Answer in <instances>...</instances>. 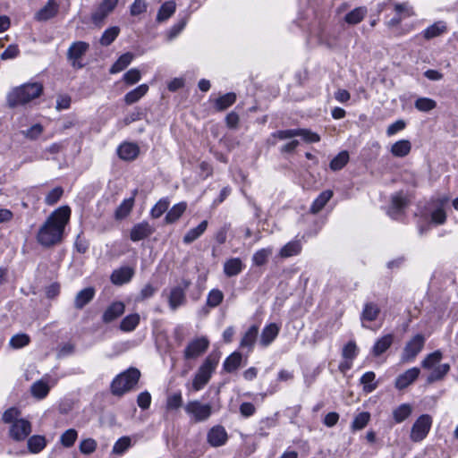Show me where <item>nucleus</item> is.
<instances>
[{"label":"nucleus","mask_w":458,"mask_h":458,"mask_svg":"<svg viewBox=\"0 0 458 458\" xmlns=\"http://www.w3.org/2000/svg\"><path fill=\"white\" fill-rule=\"evenodd\" d=\"M155 229L148 222L136 224L131 230L130 238L132 242H139L150 236Z\"/></svg>","instance_id":"2eb2a0df"},{"label":"nucleus","mask_w":458,"mask_h":458,"mask_svg":"<svg viewBox=\"0 0 458 458\" xmlns=\"http://www.w3.org/2000/svg\"><path fill=\"white\" fill-rule=\"evenodd\" d=\"M71 209L63 206L53 211L37 233L38 242L44 247L58 243L63 236L66 224L69 221Z\"/></svg>","instance_id":"f257e3e1"},{"label":"nucleus","mask_w":458,"mask_h":458,"mask_svg":"<svg viewBox=\"0 0 458 458\" xmlns=\"http://www.w3.org/2000/svg\"><path fill=\"white\" fill-rule=\"evenodd\" d=\"M139 323L140 315L137 313L130 314L121 321L120 329L124 332H131L136 328Z\"/></svg>","instance_id":"a18cd8bd"},{"label":"nucleus","mask_w":458,"mask_h":458,"mask_svg":"<svg viewBox=\"0 0 458 458\" xmlns=\"http://www.w3.org/2000/svg\"><path fill=\"white\" fill-rule=\"evenodd\" d=\"M425 344V338L422 335L418 334L411 339L405 345L403 354V362H411L421 352Z\"/></svg>","instance_id":"1a4fd4ad"},{"label":"nucleus","mask_w":458,"mask_h":458,"mask_svg":"<svg viewBox=\"0 0 458 458\" xmlns=\"http://www.w3.org/2000/svg\"><path fill=\"white\" fill-rule=\"evenodd\" d=\"M43 92V86L38 82L25 83L12 89L6 98L7 105L11 108L25 105L38 98Z\"/></svg>","instance_id":"f03ea898"},{"label":"nucleus","mask_w":458,"mask_h":458,"mask_svg":"<svg viewBox=\"0 0 458 458\" xmlns=\"http://www.w3.org/2000/svg\"><path fill=\"white\" fill-rule=\"evenodd\" d=\"M187 208L186 202H180L172 207V208L167 212L165 217V221L166 224H173L176 222L185 212Z\"/></svg>","instance_id":"c756f323"},{"label":"nucleus","mask_w":458,"mask_h":458,"mask_svg":"<svg viewBox=\"0 0 458 458\" xmlns=\"http://www.w3.org/2000/svg\"><path fill=\"white\" fill-rule=\"evenodd\" d=\"M273 253V248L267 247L257 250L252 256V263L257 267L264 266Z\"/></svg>","instance_id":"ea45409f"},{"label":"nucleus","mask_w":458,"mask_h":458,"mask_svg":"<svg viewBox=\"0 0 458 458\" xmlns=\"http://www.w3.org/2000/svg\"><path fill=\"white\" fill-rule=\"evenodd\" d=\"M186 302V295L183 293V288L181 287H173L170 291V294L168 296V303L170 309L174 311L180 306L184 305Z\"/></svg>","instance_id":"aec40b11"},{"label":"nucleus","mask_w":458,"mask_h":458,"mask_svg":"<svg viewBox=\"0 0 458 458\" xmlns=\"http://www.w3.org/2000/svg\"><path fill=\"white\" fill-rule=\"evenodd\" d=\"M242 361V355L239 352H234L230 354L224 361L223 369L228 373L237 370Z\"/></svg>","instance_id":"a878e982"},{"label":"nucleus","mask_w":458,"mask_h":458,"mask_svg":"<svg viewBox=\"0 0 458 458\" xmlns=\"http://www.w3.org/2000/svg\"><path fill=\"white\" fill-rule=\"evenodd\" d=\"M141 74L140 70L132 68L123 74V81L128 85H133L140 81Z\"/></svg>","instance_id":"69168bd1"},{"label":"nucleus","mask_w":458,"mask_h":458,"mask_svg":"<svg viewBox=\"0 0 458 458\" xmlns=\"http://www.w3.org/2000/svg\"><path fill=\"white\" fill-rule=\"evenodd\" d=\"M186 413L192 417L195 422L208 420L212 414V406L209 403H202L198 400L189 401L184 406Z\"/></svg>","instance_id":"423d86ee"},{"label":"nucleus","mask_w":458,"mask_h":458,"mask_svg":"<svg viewBox=\"0 0 458 458\" xmlns=\"http://www.w3.org/2000/svg\"><path fill=\"white\" fill-rule=\"evenodd\" d=\"M86 54V43L82 41L73 43L68 49L67 58L75 69L84 67L83 57Z\"/></svg>","instance_id":"9b49d317"},{"label":"nucleus","mask_w":458,"mask_h":458,"mask_svg":"<svg viewBox=\"0 0 458 458\" xmlns=\"http://www.w3.org/2000/svg\"><path fill=\"white\" fill-rule=\"evenodd\" d=\"M209 346V341L207 337L201 336L191 341L183 352L185 360L196 359L204 353Z\"/></svg>","instance_id":"9d476101"},{"label":"nucleus","mask_w":458,"mask_h":458,"mask_svg":"<svg viewBox=\"0 0 458 458\" xmlns=\"http://www.w3.org/2000/svg\"><path fill=\"white\" fill-rule=\"evenodd\" d=\"M414 106L420 112H428L437 106V102L429 98H419L415 103Z\"/></svg>","instance_id":"6e6d98bb"},{"label":"nucleus","mask_w":458,"mask_h":458,"mask_svg":"<svg viewBox=\"0 0 458 458\" xmlns=\"http://www.w3.org/2000/svg\"><path fill=\"white\" fill-rule=\"evenodd\" d=\"M259 334V327L256 325L251 326L242 336L240 345L241 347H247L251 349L257 340Z\"/></svg>","instance_id":"58836bf2"},{"label":"nucleus","mask_w":458,"mask_h":458,"mask_svg":"<svg viewBox=\"0 0 458 458\" xmlns=\"http://www.w3.org/2000/svg\"><path fill=\"white\" fill-rule=\"evenodd\" d=\"M442 358V352L439 350H437L426 356V358L421 361V366L427 369H434L436 365L440 362Z\"/></svg>","instance_id":"49530a36"},{"label":"nucleus","mask_w":458,"mask_h":458,"mask_svg":"<svg viewBox=\"0 0 458 458\" xmlns=\"http://www.w3.org/2000/svg\"><path fill=\"white\" fill-rule=\"evenodd\" d=\"M148 86L147 84H141L134 89L129 91L124 96V101L127 105H131L139 101L143 96L147 94Z\"/></svg>","instance_id":"c85d7f7f"},{"label":"nucleus","mask_w":458,"mask_h":458,"mask_svg":"<svg viewBox=\"0 0 458 458\" xmlns=\"http://www.w3.org/2000/svg\"><path fill=\"white\" fill-rule=\"evenodd\" d=\"M58 6L54 0H49L47 4L37 12L35 18L38 21H47L54 17L57 13Z\"/></svg>","instance_id":"bb28decb"},{"label":"nucleus","mask_w":458,"mask_h":458,"mask_svg":"<svg viewBox=\"0 0 458 458\" xmlns=\"http://www.w3.org/2000/svg\"><path fill=\"white\" fill-rule=\"evenodd\" d=\"M432 426V417L428 414L420 415L413 423L410 438L413 442L422 441L428 434Z\"/></svg>","instance_id":"0eeeda50"},{"label":"nucleus","mask_w":458,"mask_h":458,"mask_svg":"<svg viewBox=\"0 0 458 458\" xmlns=\"http://www.w3.org/2000/svg\"><path fill=\"white\" fill-rule=\"evenodd\" d=\"M380 313V308L375 302L369 301L364 304L360 314V320L372 322L375 321Z\"/></svg>","instance_id":"5701e85b"},{"label":"nucleus","mask_w":458,"mask_h":458,"mask_svg":"<svg viewBox=\"0 0 458 458\" xmlns=\"http://www.w3.org/2000/svg\"><path fill=\"white\" fill-rule=\"evenodd\" d=\"M63 194H64L63 188L55 187L47 194V196L45 198V203L49 206L55 205L61 199Z\"/></svg>","instance_id":"680f3d73"},{"label":"nucleus","mask_w":458,"mask_h":458,"mask_svg":"<svg viewBox=\"0 0 458 458\" xmlns=\"http://www.w3.org/2000/svg\"><path fill=\"white\" fill-rule=\"evenodd\" d=\"M176 4L174 1L164 3L157 13V21L162 22L169 19L175 12Z\"/></svg>","instance_id":"c9c22d12"},{"label":"nucleus","mask_w":458,"mask_h":458,"mask_svg":"<svg viewBox=\"0 0 458 458\" xmlns=\"http://www.w3.org/2000/svg\"><path fill=\"white\" fill-rule=\"evenodd\" d=\"M370 414L367 411L359 413L352 420L351 428L352 430H360L369 423Z\"/></svg>","instance_id":"5fc2aeb1"},{"label":"nucleus","mask_w":458,"mask_h":458,"mask_svg":"<svg viewBox=\"0 0 458 458\" xmlns=\"http://www.w3.org/2000/svg\"><path fill=\"white\" fill-rule=\"evenodd\" d=\"M170 201L167 198L159 199L150 210L153 218L160 217L169 208Z\"/></svg>","instance_id":"864d4df0"},{"label":"nucleus","mask_w":458,"mask_h":458,"mask_svg":"<svg viewBox=\"0 0 458 458\" xmlns=\"http://www.w3.org/2000/svg\"><path fill=\"white\" fill-rule=\"evenodd\" d=\"M366 13L367 9L365 7H357L345 15L344 21L350 25H355L363 20Z\"/></svg>","instance_id":"c03bdc74"},{"label":"nucleus","mask_w":458,"mask_h":458,"mask_svg":"<svg viewBox=\"0 0 458 458\" xmlns=\"http://www.w3.org/2000/svg\"><path fill=\"white\" fill-rule=\"evenodd\" d=\"M411 405L409 403H403L393 411V418L396 423H402L411 416Z\"/></svg>","instance_id":"4c0bfd02"},{"label":"nucleus","mask_w":458,"mask_h":458,"mask_svg":"<svg viewBox=\"0 0 458 458\" xmlns=\"http://www.w3.org/2000/svg\"><path fill=\"white\" fill-rule=\"evenodd\" d=\"M148 3L146 0H134L130 6V14L138 16L147 12Z\"/></svg>","instance_id":"052dcab7"},{"label":"nucleus","mask_w":458,"mask_h":458,"mask_svg":"<svg viewBox=\"0 0 458 458\" xmlns=\"http://www.w3.org/2000/svg\"><path fill=\"white\" fill-rule=\"evenodd\" d=\"M224 299V293L218 289L211 290L207 298V305L210 308L217 307Z\"/></svg>","instance_id":"4d7b16f0"},{"label":"nucleus","mask_w":458,"mask_h":458,"mask_svg":"<svg viewBox=\"0 0 458 458\" xmlns=\"http://www.w3.org/2000/svg\"><path fill=\"white\" fill-rule=\"evenodd\" d=\"M182 405V396L181 392L174 393L166 399V409L168 411L177 410Z\"/></svg>","instance_id":"13d9d810"},{"label":"nucleus","mask_w":458,"mask_h":458,"mask_svg":"<svg viewBox=\"0 0 458 458\" xmlns=\"http://www.w3.org/2000/svg\"><path fill=\"white\" fill-rule=\"evenodd\" d=\"M44 129L40 123L32 125L26 131H22V135L29 140H37L43 132Z\"/></svg>","instance_id":"0e129e2a"},{"label":"nucleus","mask_w":458,"mask_h":458,"mask_svg":"<svg viewBox=\"0 0 458 458\" xmlns=\"http://www.w3.org/2000/svg\"><path fill=\"white\" fill-rule=\"evenodd\" d=\"M30 342V337L27 334H17L11 337L9 345L13 349H21L27 346Z\"/></svg>","instance_id":"603ef678"},{"label":"nucleus","mask_w":458,"mask_h":458,"mask_svg":"<svg viewBox=\"0 0 458 458\" xmlns=\"http://www.w3.org/2000/svg\"><path fill=\"white\" fill-rule=\"evenodd\" d=\"M358 354V348L353 341H350L345 344L342 351V356L344 360H353Z\"/></svg>","instance_id":"bf43d9fd"},{"label":"nucleus","mask_w":458,"mask_h":458,"mask_svg":"<svg viewBox=\"0 0 458 458\" xmlns=\"http://www.w3.org/2000/svg\"><path fill=\"white\" fill-rule=\"evenodd\" d=\"M280 327L276 323H270L266 326L260 335L259 344L263 347H267L277 337Z\"/></svg>","instance_id":"f3484780"},{"label":"nucleus","mask_w":458,"mask_h":458,"mask_svg":"<svg viewBox=\"0 0 458 458\" xmlns=\"http://www.w3.org/2000/svg\"><path fill=\"white\" fill-rule=\"evenodd\" d=\"M208 221H202L198 226L189 230L187 233L183 236V242L186 244H190L200 237L204 232L207 230Z\"/></svg>","instance_id":"2f4dec72"},{"label":"nucleus","mask_w":458,"mask_h":458,"mask_svg":"<svg viewBox=\"0 0 458 458\" xmlns=\"http://www.w3.org/2000/svg\"><path fill=\"white\" fill-rule=\"evenodd\" d=\"M446 31V26L444 21H437L434 24L428 26L426 30L423 31V37L426 39H431L436 37L440 36L441 34L445 33Z\"/></svg>","instance_id":"e433bc0d"},{"label":"nucleus","mask_w":458,"mask_h":458,"mask_svg":"<svg viewBox=\"0 0 458 458\" xmlns=\"http://www.w3.org/2000/svg\"><path fill=\"white\" fill-rule=\"evenodd\" d=\"M301 243L300 241H292L286 243L279 251L281 258L286 259L298 255L301 251Z\"/></svg>","instance_id":"7c9ffc66"},{"label":"nucleus","mask_w":458,"mask_h":458,"mask_svg":"<svg viewBox=\"0 0 458 458\" xmlns=\"http://www.w3.org/2000/svg\"><path fill=\"white\" fill-rule=\"evenodd\" d=\"M407 205L406 199L402 194H395L392 197V204L388 210V215L394 218L397 219L404 207Z\"/></svg>","instance_id":"4be33fe9"},{"label":"nucleus","mask_w":458,"mask_h":458,"mask_svg":"<svg viewBox=\"0 0 458 458\" xmlns=\"http://www.w3.org/2000/svg\"><path fill=\"white\" fill-rule=\"evenodd\" d=\"M411 144L408 140H400L391 147V153L396 157H404L411 152Z\"/></svg>","instance_id":"cd10ccee"},{"label":"nucleus","mask_w":458,"mask_h":458,"mask_svg":"<svg viewBox=\"0 0 458 458\" xmlns=\"http://www.w3.org/2000/svg\"><path fill=\"white\" fill-rule=\"evenodd\" d=\"M31 432L30 421L20 419L15 420L10 428V436L17 441L25 439Z\"/></svg>","instance_id":"f8f14e48"},{"label":"nucleus","mask_w":458,"mask_h":458,"mask_svg":"<svg viewBox=\"0 0 458 458\" xmlns=\"http://www.w3.org/2000/svg\"><path fill=\"white\" fill-rule=\"evenodd\" d=\"M140 153V148L137 144L131 142H124L121 144L117 148V154L121 159L123 160H133Z\"/></svg>","instance_id":"a211bd4d"},{"label":"nucleus","mask_w":458,"mask_h":458,"mask_svg":"<svg viewBox=\"0 0 458 458\" xmlns=\"http://www.w3.org/2000/svg\"><path fill=\"white\" fill-rule=\"evenodd\" d=\"M125 306L122 301H114L111 303L103 314V321L110 323L119 318L124 312Z\"/></svg>","instance_id":"6ab92c4d"},{"label":"nucleus","mask_w":458,"mask_h":458,"mask_svg":"<svg viewBox=\"0 0 458 458\" xmlns=\"http://www.w3.org/2000/svg\"><path fill=\"white\" fill-rule=\"evenodd\" d=\"M228 436L223 426L217 425L208 432V443L214 447L224 445L227 441Z\"/></svg>","instance_id":"4468645a"},{"label":"nucleus","mask_w":458,"mask_h":458,"mask_svg":"<svg viewBox=\"0 0 458 458\" xmlns=\"http://www.w3.org/2000/svg\"><path fill=\"white\" fill-rule=\"evenodd\" d=\"M361 385H363V391L365 393H371L377 387L376 382V374L373 371H368L362 375L360 379Z\"/></svg>","instance_id":"a19ab883"},{"label":"nucleus","mask_w":458,"mask_h":458,"mask_svg":"<svg viewBox=\"0 0 458 458\" xmlns=\"http://www.w3.org/2000/svg\"><path fill=\"white\" fill-rule=\"evenodd\" d=\"M394 342V335L387 334L381 338L377 339L372 348V354L378 357L390 348Z\"/></svg>","instance_id":"b1692460"},{"label":"nucleus","mask_w":458,"mask_h":458,"mask_svg":"<svg viewBox=\"0 0 458 458\" xmlns=\"http://www.w3.org/2000/svg\"><path fill=\"white\" fill-rule=\"evenodd\" d=\"M420 373V369L416 367L407 369L397 377L395 380V387L399 390L406 388L418 378Z\"/></svg>","instance_id":"dca6fc26"},{"label":"nucleus","mask_w":458,"mask_h":458,"mask_svg":"<svg viewBox=\"0 0 458 458\" xmlns=\"http://www.w3.org/2000/svg\"><path fill=\"white\" fill-rule=\"evenodd\" d=\"M297 136L301 137L303 140L309 143L318 142L320 140V136L309 129H289L273 132L267 140V142L274 146L276 144V140H284L293 139Z\"/></svg>","instance_id":"39448f33"},{"label":"nucleus","mask_w":458,"mask_h":458,"mask_svg":"<svg viewBox=\"0 0 458 458\" xmlns=\"http://www.w3.org/2000/svg\"><path fill=\"white\" fill-rule=\"evenodd\" d=\"M77 438V432L74 429H68L62 434L60 441L65 447L72 446Z\"/></svg>","instance_id":"338daca9"},{"label":"nucleus","mask_w":458,"mask_h":458,"mask_svg":"<svg viewBox=\"0 0 458 458\" xmlns=\"http://www.w3.org/2000/svg\"><path fill=\"white\" fill-rule=\"evenodd\" d=\"M120 33V28L118 26H113L106 29L101 38H99V43L101 46L107 47L111 45L115 38L118 37Z\"/></svg>","instance_id":"37998d69"},{"label":"nucleus","mask_w":458,"mask_h":458,"mask_svg":"<svg viewBox=\"0 0 458 458\" xmlns=\"http://www.w3.org/2000/svg\"><path fill=\"white\" fill-rule=\"evenodd\" d=\"M134 205V196L125 199L123 202L117 207L114 212V217L117 220H122L125 218L131 211Z\"/></svg>","instance_id":"72a5a7b5"},{"label":"nucleus","mask_w":458,"mask_h":458,"mask_svg":"<svg viewBox=\"0 0 458 458\" xmlns=\"http://www.w3.org/2000/svg\"><path fill=\"white\" fill-rule=\"evenodd\" d=\"M218 353H210L199 368L192 381V387L195 391L201 390L209 381L213 372L219 362Z\"/></svg>","instance_id":"20e7f679"},{"label":"nucleus","mask_w":458,"mask_h":458,"mask_svg":"<svg viewBox=\"0 0 458 458\" xmlns=\"http://www.w3.org/2000/svg\"><path fill=\"white\" fill-rule=\"evenodd\" d=\"M133 54L127 52L122 55L116 62L111 66L110 73H117L123 71L133 60Z\"/></svg>","instance_id":"473e14b6"},{"label":"nucleus","mask_w":458,"mask_h":458,"mask_svg":"<svg viewBox=\"0 0 458 458\" xmlns=\"http://www.w3.org/2000/svg\"><path fill=\"white\" fill-rule=\"evenodd\" d=\"M244 268V265L240 258H232L224 264V273L228 277L239 275Z\"/></svg>","instance_id":"412c9836"},{"label":"nucleus","mask_w":458,"mask_h":458,"mask_svg":"<svg viewBox=\"0 0 458 458\" xmlns=\"http://www.w3.org/2000/svg\"><path fill=\"white\" fill-rule=\"evenodd\" d=\"M349 161V154L347 151H341L335 156L330 162V169L333 171H338L344 167Z\"/></svg>","instance_id":"8fccbe9b"},{"label":"nucleus","mask_w":458,"mask_h":458,"mask_svg":"<svg viewBox=\"0 0 458 458\" xmlns=\"http://www.w3.org/2000/svg\"><path fill=\"white\" fill-rule=\"evenodd\" d=\"M20 411L17 408L11 407L7 409L2 415V420L4 423H12L18 420Z\"/></svg>","instance_id":"774afa93"},{"label":"nucleus","mask_w":458,"mask_h":458,"mask_svg":"<svg viewBox=\"0 0 458 458\" xmlns=\"http://www.w3.org/2000/svg\"><path fill=\"white\" fill-rule=\"evenodd\" d=\"M119 0H103L91 14L93 24L100 28L106 18L114 10Z\"/></svg>","instance_id":"6e6552de"},{"label":"nucleus","mask_w":458,"mask_h":458,"mask_svg":"<svg viewBox=\"0 0 458 458\" xmlns=\"http://www.w3.org/2000/svg\"><path fill=\"white\" fill-rule=\"evenodd\" d=\"M450 365L448 363H444L438 365L433 369L431 373L427 377V383L432 384L436 381L442 380L444 377L449 372Z\"/></svg>","instance_id":"f704fd0d"},{"label":"nucleus","mask_w":458,"mask_h":458,"mask_svg":"<svg viewBox=\"0 0 458 458\" xmlns=\"http://www.w3.org/2000/svg\"><path fill=\"white\" fill-rule=\"evenodd\" d=\"M27 444L30 453L38 454L46 446V440L44 437L35 435L28 439Z\"/></svg>","instance_id":"de8ad7c7"},{"label":"nucleus","mask_w":458,"mask_h":458,"mask_svg":"<svg viewBox=\"0 0 458 458\" xmlns=\"http://www.w3.org/2000/svg\"><path fill=\"white\" fill-rule=\"evenodd\" d=\"M135 270L129 266L121 267L114 269L110 276L111 282L114 285H123L128 284L134 276Z\"/></svg>","instance_id":"ddd939ff"},{"label":"nucleus","mask_w":458,"mask_h":458,"mask_svg":"<svg viewBox=\"0 0 458 458\" xmlns=\"http://www.w3.org/2000/svg\"><path fill=\"white\" fill-rule=\"evenodd\" d=\"M236 100V95L234 93H226L219 97L216 100V108L218 111H223L231 106Z\"/></svg>","instance_id":"09e8293b"},{"label":"nucleus","mask_w":458,"mask_h":458,"mask_svg":"<svg viewBox=\"0 0 458 458\" xmlns=\"http://www.w3.org/2000/svg\"><path fill=\"white\" fill-rule=\"evenodd\" d=\"M131 446V438L130 437H120L114 445L112 452L114 454L122 455Z\"/></svg>","instance_id":"3c124183"},{"label":"nucleus","mask_w":458,"mask_h":458,"mask_svg":"<svg viewBox=\"0 0 458 458\" xmlns=\"http://www.w3.org/2000/svg\"><path fill=\"white\" fill-rule=\"evenodd\" d=\"M49 390L48 385L42 380L34 382L30 387L31 394L37 399H44L48 394Z\"/></svg>","instance_id":"79ce46f5"},{"label":"nucleus","mask_w":458,"mask_h":458,"mask_svg":"<svg viewBox=\"0 0 458 458\" xmlns=\"http://www.w3.org/2000/svg\"><path fill=\"white\" fill-rule=\"evenodd\" d=\"M188 22V15L180 19L174 25H173L168 32L169 39L176 38L185 28Z\"/></svg>","instance_id":"e2e57ef3"},{"label":"nucleus","mask_w":458,"mask_h":458,"mask_svg":"<svg viewBox=\"0 0 458 458\" xmlns=\"http://www.w3.org/2000/svg\"><path fill=\"white\" fill-rule=\"evenodd\" d=\"M333 194L334 193L331 190L322 191L312 202L310 207V213L318 214L319 211H321L333 197Z\"/></svg>","instance_id":"393cba45"},{"label":"nucleus","mask_w":458,"mask_h":458,"mask_svg":"<svg viewBox=\"0 0 458 458\" xmlns=\"http://www.w3.org/2000/svg\"><path fill=\"white\" fill-rule=\"evenodd\" d=\"M140 377V371L131 367L125 371L118 374L112 381L111 393L115 396H122L132 390L138 384Z\"/></svg>","instance_id":"7ed1b4c3"}]
</instances>
